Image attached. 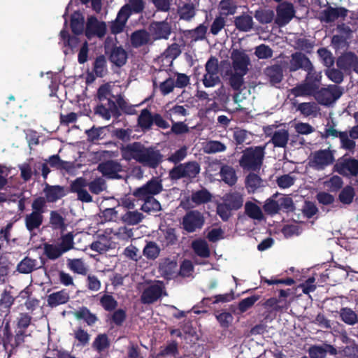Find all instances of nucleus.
<instances>
[{
    "label": "nucleus",
    "instance_id": "0eeeda50",
    "mask_svg": "<svg viewBox=\"0 0 358 358\" xmlns=\"http://www.w3.org/2000/svg\"><path fill=\"white\" fill-rule=\"evenodd\" d=\"M343 94V88L336 85H329L327 87L318 88L313 96L322 106H330Z\"/></svg>",
    "mask_w": 358,
    "mask_h": 358
},
{
    "label": "nucleus",
    "instance_id": "bf43d9fd",
    "mask_svg": "<svg viewBox=\"0 0 358 358\" xmlns=\"http://www.w3.org/2000/svg\"><path fill=\"white\" fill-rule=\"evenodd\" d=\"M14 301L15 299L10 294V292L5 289L1 295L0 310L3 312L9 311L10 307L14 303Z\"/></svg>",
    "mask_w": 358,
    "mask_h": 358
},
{
    "label": "nucleus",
    "instance_id": "a19ab883",
    "mask_svg": "<svg viewBox=\"0 0 358 358\" xmlns=\"http://www.w3.org/2000/svg\"><path fill=\"white\" fill-rule=\"evenodd\" d=\"M192 248L199 257L208 258L210 251L208 243L203 239H196L192 243Z\"/></svg>",
    "mask_w": 358,
    "mask_h": 358
},
{
    "label": "nucleus",
    "instance_id": "3c124183",
    "mask_svg": "<svg viewBox=\"0 0 358 358\" xmlns=\"http://www.w3.org/2000/svg\"><path fill=\"white\" fill-rule=\"evenodd\" d=\"M211 197L212 196L210 193L206 189H202L192 192L191 195V200L195 204L201 205L210 201Z\"/></svg>",
    "mask_w": 358,
    "mask_h": 358
},
{
    "label": "nucleus",
    "instance_id": "69168bd1",
    "mask_svg": "<svg viewBox=\"0 0 358 358\" xmlns=\"http://www.w3.org/2000/svg\"><path fill=\"white\" fill-rule=\"evenodd\" d=\"M180 18L189 21L196 14L195 8L192 3H185L178 10Z\"/></svg>",
    "mask_w": 358,
    "mask_h": 358
},
{
    "label": "nucleus",
    "instance_id": "1a4fd4ad",
    "mask_svg": "<svg viewBox=\"0 0 358 358\" xmlns=\"http://www.w3.org/2000/svg\"><path fill=\"white\" fill-rule=\"evenodd\" d=\"M163 191L162 180L159 176H153L143 186L136 188L133 195L136 198L151 197Z\"/></svg>",
    "mask_w": 358,
    "mask_h": 358
},
{
    "label": "nucleus",
    "instance_id": "f3484780",
    "mask_svg": "<svg viewBox=\"0 0 358 358\" xmlns=\"http://www.w3.org/2000/svg\"><path fill=\"white\" fill-rule=\"evenodd\" d=\"M231 58L234 72H239L243 74L248 73L250 59L246 53L238 49H234L231 52Z\"/></svg>",
    "mask_w": 358,
    "mask_h": 358
},
{
    "label": "nucleus",
    "instance_id": "f257e3e1",
    "mask_svg": "<svg viewBox=\"0 0 358 358\" xmlns=\"http://www.w3.org/2000/svg\"><path fill=\"white\" fill-rule=\"evenodd\" d=\"M122 157L127 161L134 159L143 166L157 169L163 162V155L153 147H145L141 142L127 144L121 149Z\"/></svg>",
    "mask_w": 358,
    "mask_h": 358
},
{
    "label": "nucleus",
    "instance_id": "e2e57ef3",
    "mask_svg": "<svg viewBox=\"0 0 358 358\" xmlns=\"http://www.w3.org/2000/svg\"><path fill=\"white\" fill-rule=\"evenodd\" d=\"M324 186L331 192H337L343 185V179L338 176H333L324 183Z\"/></svg>",
    "mask_w": 358,
    "mask_h": 358
},
{
    "label": "nucleus",
    "instance_id": "bb28decb",
    "mask_svg": "<svg viewBox=\"0 0 358 358\" xmlns=\"http://www.w3.org/2000/svg\"><path fill=\"white\" fill-rule=\"evenodd\" d=\"M86 186V180L80 177L71 184V191L77 193L78 199L81 201L90 202V194L84 189Z\"/></svg>",
    "mask_w": 358,
    "mask_h": 358
},
{
    "label": "nucleus",
    "instance_id": "79ce46f5",
    "mask_svg": "<svg viewBox=\"0 0 358 358\" xmlns=\"http://www.w3.org/2000/svg\"><path fill=\"white\" fill-rule=\"evenodd\" d=\"M163 248H169L176 245L178 241V237L175 228H168L164 233L163 237L159 240Z\"/></svg>",
    "mask_w": 358,
    "mask_h": 358
},
{
    "label": "nucleus",
    "instance_id": "7ed1b4c3",
    "mask_svg": "<svg viewBox=\"0 0 358 358\" xmlns=\"http://www.w3.org/2000/svg\"><path fill=\"white\" fill-rule=\"evenodd\" d=\"M265 147L251 146L243 151L238 162L243 170L259 171L263 164Z\"/></svg>",
    "mask_w": 358,
    "mask_h": 358
},
{
    "label": "nucleus",
    "instance_id": "0e129e2a",
    "mask_svg": "<svg viewBox=\"0 0 358 358\" xmlns=\"http://www.w3.org/2000/svg\"><path fill=\"white\" fill-rule=\"evenodd\" d=\"M280 210H282L286 213H292L295 210L296 207L293 199L288 195L280 197L278 200Z\"/></svg>",
    "mask_w": 358,
    "mask_h": 358
},
{
    "label": "nucleus",
    "instance_id": "774afa93",
    "mask_svg": "<svg viewBox=\"0 0 358 358\" xmlns=\"http://www.w3.org/2000/svg\"><path fill=\"white\" fill-rule=\"evenodd\" d=\"M63 253L62 250L59 246L48 243L44 245V254L50 259H56Z\"/></svg>",
    "mask_w": 358,
    "mask_h": 358
},
{
    "label": "nucleus",
    "instance_id": "6ab92c4d",
    "mask_svg": "<svg viewBox=\"0 0 358 358\" xmlns=\"http://www.w3.org/2000/svg\"><path fill=\"white\" fill-rule=\"evenodd\" d=\"M98 170L103 174L111 179H120L122 176L119 175L122 171V166L120 162L114 160H108L101 162L98 166Z\"/></svg>",
    "mask_w": 358,
    "mask_h": 358
},
{
    "label": "nucleus",
    "instance_id": "58836bf2",
    "mask_svg": "<svg viewBox=\"0 0 358 358\" xmlns=\"http://www.w3.org/2000/svg\"><path fill=\"white\" fill-rule=\"evenodd\" d=\"M234 25L238 31L248 32L253 27L252 17L248 14L237 16L234 20Z\"/></svg>",
    "mask_w": 358,
    "mask_h": 358
},
{
    "label": "nucleus",
    "instance_id": "49530a36",
    "mask_svg": "<svg viewBox=\"0 0 358 358\" xmlns=\"http://www.w3.org/2000/svg\"><path fill=\"white\" fill-rule=\"evenodd\" d=\"M246 74L239 72H234L230 74L228 79V83L234 91L238 92H242V87L244 85L243 77Z\"/></svg>",
    "mask_w": 358,
    "mask_h": 358
},
{
    "label": "nucleus",
    "instance_id": "c85d7f7f",
    "mask_svg": "<svg viewBox=\"0 0 358 358\" xmlns=\"http://www.w3.org/2000/svg\"><path fill=\"white\" fill-rule=\"evenodd\" d=\"M93 70L91 71V83L96 77L103 78L108 72L106 59L104 55L97 57L93 64Z\"/></svg>",
    "mask_w": 358,
    "mask_h": 358
},
{
    "label": "nucleus",
    "instance_id": "680f3d73",
    "mask_svg": "<svg viewBox=\"0 0 358 358\" xmlns=\"http://www.w3.org/2000/svg\"><path fill=\"white\" fill-rule=\"evenodd\" d=\"M26 336V331L19 329L15 336L12 335V338L6 342L4 347L10 346L11 349L17 348L24 342Z\"/></svg>",
    "mask_w": 358,
    "mask_h": 358
},
{
    "label": "nucleus",
    "instance_id": "ea45409f",
    "mask_svg": "<svg viewBox=\"0 0 358 358\" xmlns=\"http://www.w3.org/2000/svg\"><path fill=\"white\" fill-rule=\"evenodd\" d=\"M154 115H152L150 110L144 108L141 111L138 117V125L143 131H149L153 124Z\"/></svg>",
    "mask_w": 358,
    "mask_h": 358
},
{
    "label": "nucleus",
    "instance_id": "a878e982",
    "mask_svg": "<svg viewBox=\"0 0 358 358\" xmlns=\"http://www.w3.org/2000/svg\"><path fill=\"white\" fill-rule=\"evenodd\" d=\"M45 197V203H54L57 200L60 199L66 195L64 187L60 185H50L49 184L45 185V187L43 189Z\"/></svg>",
    "mask_w": 358,
    "mask_h": 358
},
{
    "label": "nucleus",
    "instance_id": "cd10ccee",
    "mask_svg": "<svg viewBox=\"0 0 358 358\" xmlns=\"http://www.w3.org/2000/svg\"><path fill=\"white\" fill-rule=\"evenodd\" d=\"M293 295L294 292L292 289H280L278 296L276 298L278 301L277 311H286L294 298Z\"/></svg>",
    "mask_w": 358,
    "mask_h": 358
},
{
    "label": "nucleus",
    "instance_id": "dca6fc26",
    "mask_svg": "<svg viewBox=\"0 0 358 358\" xmlns=\"http://www.w3.org/2000/svg\"><path fill=\"white\" fill-rule=\"evenodd\" d=\"M338 68L345 72H355L358 74V56L349 51L339 56L336 61Z\"/></svg>",
    "mask_w": 358,
    "mask_h": 358
},
{
    "label": "nucleus",
    "instance_id": "423d86ee",
    "mask_svg": "<svg viewBox=\"0 0 358 358\" xmlns=\"http://www.w3.org/2000/svg\"><path fill=\"white\" fill-rule=\"evenodd\" d=\"M104 51L110 62L115 66L122 67L126 64L127 52L121 45L117 46L110 36H108L105 40Z\"/></svg>",
    "mask_w": 358,
    "mask_h": 358
},
{
    "label": "nucleus",
    "instance_id": "39448f33",
    "mask_svg": "<svg viewBox=\"0 0 358 358\" xmlns=\"http://www.w3.org/2000/svg\"><path fill=\"white\" fill-rule=\"evenodd\" d=\"M200 171L199 164L196 161H192L175 166L169 171V177L174 181L182 178H187L192 181L197 176Z\"/></svg>",
    "mask_w": 358,
    "mask_h": 358
},
{
    "label": "nucleus",
    "instance_id": "412c9836",
    "mask_svg": "<svg viewBox=\"0 0 358 358\" xmlns=\"http://www.w3.org/2000/svg\"><path fill=\"white\" fill-rule=\"evenodd\" d=\"M348 13V9L344 7L333 8L331 6H328L326 9L322 11L320 20L326 23H331L334 22L338 17H345Z\"/></svg>",
    "mask_w": 358,
    "mask_h": 358
},
{
    "label": "nucleus",
    "instance_id": "8fccbe9b",
    "mask_svg": "<svg viewBox=\"0 0 358 358\" xmlns=\"http://www.w3.org/2000/svg\"><path fill=\"white\" fill-rule=\"evenodd\" d=\"M245 213L254 220H261L263 218V213L260 207L251 201L245 203Z\"/></svg>",
    "mask_w": 358,
    "mask_h": 358
},
{
    "label": "nucleus",
    "instance_id": "ddd939ff",
    "mask_svg": "<svg viewBox=\"0 0 358 358\" xmlns=\"http://www.w3.org/2000/svg\"><path fill=\"white\" fill-rule=\"evenodd\" d=\"M334 161V154L329 149L319 150L313 154L310 164L316 170H324Z\"/></svg>",
    "mask_w": 358,
    "mask_h": 358
},
{
    "label": "nucleus",
    "instance_id": "f03ea898",
    "mask_svg": "<svg viewBox=\"0 0 358 358\" xmlns=\"http://www.w3.org/2000/svg\"><path fill=\"white\" fill-rule=\"evenodd\" d=\"M110 94V90L108 84L99 87L97 91V97L101 103L95 108V114H99L106 120H109L111 117L117 120L122 113L115 102L108 97Z\"/></svg>",
    "mask_w": 358,
    "mask_h": 358
},
{
    "label": "nucleus",
    "instance_id": "e433bc0d",
    "mask_svg": "<svg viewBox=\"0 0 358 358\" xmlns=\"http://www.w3.org/2000/svg\"><path fill=\"white\" fill-rule=\"evenodd\" d=\"M220 174L222 180L228 185H234L238 180L235 169L229 165L224 164L220 168Z\"/></svg>",
    "mask_w": 358,
    "mask_h": 358
},
{
    "label": "nucleus",
    "instance_id": "052dcab7",
    "mask_svg": "<svg viewBox=\"0 0 358 358\" xmlns=\"http://www.w3.org/2000/svg\"><path fill=\"white\" fill-rule=\"evenodd\" d=\"M297 110L308 117L312 115H315L319 108L315 102H303L298 105Z\"/></svg>",
    "mask_w": 358,
    "mask_h": 358
},
{
    "label": "nucleus",
    "instance_id": "6e6552de",
    "mask_svg": "<svg viewBox=\"0 0 358 358\" xmlns=\"http://www.w3.org/2000/svg\"><path fill=\"white\" fill-rule=\"evenodd\" d=\"M204 224V215L198 210H190L186 212L181 222L182 228L189 234L201 229Z\"/></svg>",
    "mask_w": 358,
    "mask_h": 358
},
{
    "label": "nucleus",
    "instance_id": "338daca9",
    "mask_svg": "<svg viewBox=\"0 0 358 358\" xmlns=\"http://www.w3.org/2000/svg\"><path fill=\"white\" fill-rule=\"evenodd\" d=\"M100 304L106 311L111 312L117 306V301L112 295L104 294L100 298Z\"/></svg>",
    "mask_w": 358,
    "mask_h": 358
},
{
    "label": "nucleus",
    "instance_id": "603ef678",
    "mask_svg": "<svg viewBox=\"0 0 358 358\" xmlns=\"http://www.w3.org/2000/svg\"><path fill=\"white\" fill-rule=\"evenodd\" d=\"M215 316L219 322L220 327L223 329H228L234 320V317L231 313L227 311H216Z\"/></svg>",
    "mask_w": 358,
    "mask_h": 358
},
{
    "label": "nucleus",
    "instance_id": "393cba45",
    "mask_svg": "<svg viewBox=\"0 0 358 358\" xmlns=\"http://www.w3.org/2000/svg\"><path fill=\"white\" fill-rule=\"evenodd\" d=\"M264 74L273 86L280 84L283 79V69L280 64H273L264 69Z\"/></svg>",
    "mask_w": 358,
    "mask_h": 358
},
{
    "label": "nucleus",
    "instance_id": "4c0bfd02",
    "mask_svg": "<svg viewBox=\"0 0 358 358\" xmlns=\"http://www.w3.org/2000/svg\"><path fill=\"white\" fill-rule=\"evenodd\" d=\"M338 313L340 320L347 325L353 326L358 324V314L352 308L343 307Z\"/></svg>",
    "mask_w": 358,
    "mask_h": 358
},
{
    "label": "nucleus",
    "instance_id": "72a5a7b5",
    "mask_svg": "<svg viewBox=\"0 0 358 358\" xmlns=\"http://www.w3.org/2000/svg\"><path fill=\"white\" fill-rule=\"evenodd\" d=\"M224 202L232 210H237L243 206V197L240 193L234 192L225 194Z\"/></svg>",
    "mask_w": 358,
    "mask_h": 358
},
{
    "label": "nucleus",
    "instance_id": "4d7b16f0",
    "mask_svg": "<svg viewBox=\"0 0 358 358\" xmlns=\"http://www.w3.org/2000/svg\"><path fill=\"white\" fill-rule=\"evenodd\" d=\"M259 299V295L255 294L240 301L238 304V313L242 314L246 312L248 309L252 308Z\"/></svg>",
    "mask_w": 358,
    "mask_h": 358
},
{
    "label": "nucleus",
    "instance_id": "2eb2a0df",
    "mask_svg": "<svg viewBox=\"0 0 358 358\" xmlns=\"http://www.w3.org/2000/svg\"><path fill=\"white\" fill-rule=\"evenodd\" d=\"M276 13L275 24L279 27L285 26L294 16L295 10L294 6L289 2H282L277 6Z\"/></svg>",
    "mask_w": 358,
    "mask_h": 358
},
{
    "label": "nucleus",
    "instance_id": "9b49d317",
    "mask_svg": "<svg viewBox=\"0 0 358 358\" xmlns=\"http://www.w3.org/2000/svg\"><path fill=\"white\" fill-rule=\"evenodd\" d=\"M334 171L343 176H357L358 160L350 157L339 158L334 166Z\"/></svg>",
    "mask_w": 358,
    "mask_h": 358
},
{
    "label": "nucleus",
    "instance_id": "4468645a",
    "mask_svg": "<svg viewBox=\"0 0 358 358\" xmlns=\"http://www.w3.org/2000/svg\"><path fill=\"white\" fill-rule=\"evenodd\" d=\"M148 31L154 41L167 40L172 32L171 25L166 20L153 21L149 27Z\"/></svg>",
    "mask_w": 358,
    "mask_h": 358
},
{
    "label": "nucleus",
    "instance_id": "c9c22d12",
    "mask_svg": "<svg viewBox=\"0 0 358 358\" xmlns=\"http://www.w3.org/2000/svg\"><path fill=\"white\" fill-rule=\"evenodd\" d=\"M69 300V293L63 289L48 295L47 302L49 306L53 308L62 304H65Z\"/></svg>",
    "mask_w": 358,
    "mask_h": 358
},
{
    "label": "nucleus",
    "instance_id": "c756f323",
    "mask_svg": "<svg viewBox=\"0 0 358 358\" xmlns=\"http://www.w3.org/2000/svg\"><path fill=\"white\" fill-rule=\"evenodd\" d=\"M14 264L9 255L3 253L0 255V282L5 283L8 280L9 273L12 271Z\"/></svg>",
    "mask_w": 358,
    "mask_h": 358
},
{
    "label": "nucleus",
    "instance_id": "a18cd8bd",
    "mask_svg": "<svg viewBox=\"0 0 358 358\" xmlns=\"http://www.w3.org/2000/svg\"><path fill=\"white\" fill-rule=\"evenodd\" d=\"M274 16L275 14L273 10L264 8L257 9L254 14L255 19L262 24L272 22L274 19Z\"/></svg>",
    "mask_w": 358,
    "mask_h": 358
},
{
    "label": "nucleus",
    "instance_id": "4be33fe9",
    "mask_svg": "<svg viewBox=\"0 0 358 358\" xmlns=\"http://www.w3.org/2000/svg\"><path fill=\"white\" fill-rule=\"evenodd\" d=\"M310 358H326L327 355H337V350L332 345L324 343L321 345H314L309 348Z\"/></svg>",
    "mask_w": 358,
    "mask_h": 358
},
{
    "label": "nucleus",
    "instance_id": "6e6d98bb",
    "mask_svg": "<svg viewBox=\"0 0 358 358\" xmlns=\"http://www.w3.org/2000/svg\"><path fill=\"white\" fill-rule=\"evenodd\" d=\"M109 131L108 126L100 127L93 126L91 127V143H96V141L106 138Z\"/></svg>",
    "mask_w": 358,
    "mask_h": 358
},
{
    "label": "nucleus",
    "instance_id": "b1692460",
    "mask_svg": "<svg viewBox=\"0 0 358 358\" xmlns=\"http://www.w3.org/2000/svg\"><path fill=\"white\" fill-rule=\"evenodd\" d=\"M178 264L175 260L169 258H166L162 263H160L159 269L162 275L167 280L172 279L177 276Z\"/></svg>",
    "mask_w": 358,
    "mask_h": 358
},
{
    "label": "nucleus",
    "instance_id": "a211bd4d",
    "mask_svg": "<svg viewBox=\"0 0 358 358\" xmlns=\"http://www.w3.org/2000/svg\"><path fill=\"white\" fill-rule=\"evenodd\" d=\"M299 69L305 71L313 70V65L305 54L301 52H296L291 55L289 71L290 72H295Z\"/></svg>",
    "mask_w": 358,
    "mask_h": 358
},
{
    "label": "nucleus",
    "instance_id": "13d9d810",
    "mask_svg": "<svg viewBox=\"0 0 358 358\" xmlns=\"http://www.w3.org/2000/svg\"><path fill=\"white\" fill-rule=\"evenodd\" d=\"M355 196L354 188L350 185L345 186L338 195L339 201L343 204H350Z\"/></svg>",
    "mask_w": 358,
    "mask_h": 358
},
{
    "label": "nucleus",
    "instance_id": "5701e85b",
    "mask_svg": "<svg viewBox=\"0 0 358 358\" xmlns=\"http://www.w3.org/2000/svg\"><path fill=\"white\" fill-rule=\"evenodd\" d=\"M93 232L94 233L93 237L96 238L97 240L91 243V250L99 253L107 251L110 245V239L103 234L102 229H99L97 231H93Z\"/></svg>",
    "mask_w": 358,
    "mask_h": 358
},
{
    "label": "nucleus",
    "instance_id": "37998d69",
    "mask_svg": "<svg viewBox=\"0 0 358 358\" xmlns=\"http://www.w3.org/2000/svg\"><path fill=\"white\" fill-rule=\"evenodd\" d=\"M106 22H100L95 16L91 15V36L102 38L106 35Z\"/></svg>",
    "mask_w": 358,
    "mask_h": 358
},
{
    "label": "nucleus",
    "instance_id": "5fc2aeb1",
    "mask_svg": "<svg viewBox=\"0 0 358 358\" xmlns=\"http://www.w3.org/2000/svg\"><path fill=\"white\" fill-rule=\"evenodd\" d=\"M117 217V211L115 208H106L102 212V215L94 216L92 221L97 224H103L106 222L112 221Z\"/></svg>",
    "mask_w": 358,
    "mask_h": 358
},
{
    "label": "nucleus",
    "instance_id": "c03bdc74",
    "mask_svg": "<svg viewBox=\"0 0 358 358\" xmlns=\"http://www.w3.org/2000/svg\"><path fill=\"white\" fill-rule=\"evenodd\" d=\"M138 199L144 201V203L141 206V208L143 212L151 213L161 210L160 203L154 196Z\"/></svg>",
    "mask_w": 358,
    "mask_h": 358
},
{
    "label": "nucleus",
    "instance_id": "09e8293b",
    "mask_svg": "<svg viewBox=\"0 0 358 358\" xmlns=\"http://www.w3.org/2000/svg\"><path fill=\"white\" fill-rule=\"evenodd\" d=\"M160 250L155 242L148 241L143 248V254L148 259L155 260L159 257Z\"/></svg>",
    "mask_w": 358,
    "mask_h": 358
},
{
    "label": "nucleus",
    "instance_id": "aec40b11",
    "mask_svg": "<svg viewBox=\"0 0 358 358\" xmlns=\"http://www.w3.org/2000/svg\"><path fill=\"white\" fill-rule=\"evenodd\" d=\"M68 14V8H66L65 13L63 17L64 18V28L59 33L60 40L64 44V47L68 48L71 52H74L78 48L80 43L78 35L71 36L69 31L67 30V19L66 16Z\"/></svg>",
    "mask_w": 358,
    "mask_h": 358
},
{
    "label": "nucleus",
    "instance_id": "f704fd0d",
    "mask_svg": "<svg viewBox=\"0 0 358 358\" xmlns=\"http://www.w3.org/2000/svg\"><path fill=\"white\" fill-rule=\"evenodd\" d=\"M289 138L288 130L281 129L275 131L271 136V142L275 148H285Z\"/></svg>",
    "mask_w": 358,
    "mask_h": 358
},
{
    "label": "nucleus",
    "instance_id": "473e14b6",
    "mask_svg": "<svg viewBox=\"0 0 358 358\" xmlns=\"http://www.w3.org/2000/svg\"><path fill=\"white\" fill-rule=\"evenodd\" d=\"M317 90L316 85L313 83H306V82L296 85V87L289 90L291 94L295 97L313 96L314 92Z\"/></svg>",
    "mask_w": 358,
    "mask_h": 358
},
{
    "label": "nucleus",
    "instance_id": "9d476101",
    "mask_svg": "<svg viewBox=\"0 0 358 358\" xmlns=\"http://www.w3.org/2000/svg\"><path fill=\"white\" fill-rule=\"evenodd\" d=\"M162 295H166L165 287L162 281L158 280L143 291L141 301L143 304H152L160 299Z\"/></svg>",
    "mask_w": 358,
    "mask_h": 358
},
{
    "label": "nucleus",
    "instance_id": "f8f14e48",
    "mask_svg": "<svg viewBox=\"0 0 358 358\" xmlns=\"http://www.w3.org/2000/svg\"><path fill=\"white\" fill-rule=\"evenodd\" d=\"M70 27L74 35H80L85 32V36L90 39V17L85 18L82 13L75 11L71 15Z\"/></svg>",
    "mask_w": 358,
    "mask_h": 358
},
{
    "label": "nucleus",
    "instance_id": "7c9ffc66",
    "mask_svg": "<svg viewBox=\"0 0 358 358\" xmlns=\"http://www.w3.org/2000/svg\"><path fill=\"white\" fill-rule=\"evenodd\" d=\"M39 268L36 259L27 256L17 264L16 271L22 274H29Z\"/></svg>",
    "mask_w": 358,
    "mask_h": 358
},
{
    "label": "nucleus",
    "instance_id": "20e7f679",
    "mask_svg": "<svg viewBox=\"0 0 358 358\" xmlns=\"http://www.w3.org/2000/svg\"><path fill=\"white\" fill-rule=\"evenodd\" d=\"M45 208L44 197L38 196L33 200L31 203L32 212L27 214L24 217L25 227L29 232L38 229L42 225Z\"/></svg>",
    "mask_w": 358,
    "mask_h": 358
},
{
    "label": "nucleus",
    "instance_id": "864d4df0",
    "mask_svg": "<svg viewBox=\"0 0 358 358\" xmlns=\"http://www.w3.org/2000/svg\"><path fill=\"white\" fill-rule=\"evenodd\" d=\"M144 215L138 211H127L122 216V220L123 222L129 225H136L140 223Z\"/></svg>",
    "mask_w": 358,
    "mask_h": 358
},
{
    "label": "nucleus",
    "instance_id": "2f4dec72",
    "mask_svg": "<svg viewBox=\"0 0 358 358\" xmlns=\"http://www.w3.org/2000/svg\"><path fill=\"white\" fill-rule=\"evenodd\" d=\"M150 39L149 31L139 29L134 31L130 38L131 44L135 48H140L148 44Z\"/></svg>",
    "mask_w": 358,
    "mask_h": 358
},
{
    "label": "nucleus",
    "instance_id": "de8ad7c7",
    "mask_svg": "<svg viewBox=\"0 0 358 358\" xmlns=\"http://www.w3.org/2000/svg\"><path fill=\"white\" fill-rule=\"evenodd\" d=\"M262 179L255 173H250L245 178V187L248 192H255L262 186Z\"/></svg>",
    "mask_w": 358,
    "mask_h": 358
}]
</instances>
